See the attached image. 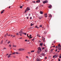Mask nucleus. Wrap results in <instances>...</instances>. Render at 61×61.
Listing matches in <instances>:
<instances>
[{
  "mask_svg": "<svg viewBox=\"0 0 61 61\" xmlns=\"http://www.w3.org/2000/svg\"><path fill=\"white\" fill-rule=\"evenodd\" d=\"M13 47H16V45H13Z\"/></svg>",
  "mask_w": 61,
  "mask_h": 61,
  "instance_id": "f3484780",
  "label": "nucleus"
},
{
  "mask_svg": "<svg viewBox=\"0 0 61 61\" xmlns=\"http://www.w3.org/2000/svg\"><path fill=\"white\" fill-rule=\"evenodd\" d=\"M6 34H5V36H5V37H6Z\"/></svg>",
  "mask_w": 61,
  "mask_h": 61,
  "instance_id": "052dcab7",
  "label": "nucleus"
},
{
  "mask_svg": "<svg viewBox=\"0 0 61 61\" xmlns=\"http://www.w3.org/2000/svg\"><path fill=\"white\" fill-rule=\"evenodd\" d=\"M52 7V5H50L49 6V8H51V7Z\"/></svg>",
  "mask_w": 61,
  "mask_h": 61,
  "instance_id": "2eb2a0df",
  "label": "nucleus"
},
{
  "mask_svg": "<svg viewBox=\"0 0 61 61\" xmlns=\"http://www.w3.org/2000/svg\"><path fill=\"white\" fill-rule=\"evenodd\" d=\"M39 19L40 20L41 19V18L40 17H39Z\"/></svg>",
  "mask_w": 61,
  "mask_h": 61,
  "instance_id": "a19ab883",
  "label": "nucleus"
},
{
  "mask_svg": "<svg viewBox=\"0 0 61 61\" xmlns=\"http://www.w3.org/2000/svg\"><path fill=\"white\" fill-rule=\"evenodd\" d=\"M41 55H42L43 56H44L45 55V54L44 53H42V54H41Z\"/></svg>",
  "mask_w": 61,
  "mask_h": 61,
  "instance_id": "dca6fc26",
  "label": "nucleus"
},
{
  "mask_svg": "<svg viewBox=\"0 0 61 61\" xmlns=\"http://www.w3.org/2000/svg\"><path fill=\"white\" fill-rule=\"evenodd\" d=\"M40 2V0H38L36 1V2H37V3H39V2Z\"/></svg>",
  "mask_w": 61,
  "mask_h": 61,
  "instance_id": "6e6552de",
  "label": "nucleus"
},
{
  "mask_svg": "<svg viewBox=\"0 0 61 61\" xmlns=\"http://www.w3.org/2000/svg\"><path fill=\"white\" fill-rule=\"evenodd\" d=\"M20 8H22L23 7V6H20Z\"/></svg>",
  "mask_w": 61,
  "mask_h": 61,
  "instance_id": "6ab92c4d",
  "label": "nucleus"
},
{
  "mask_svg": "<svg viewBox=\"0 0 61 61\" xmlns=\"http://www.w3.org/2000/svg\"><path fill=\"white\" fill-rule=\"evenodd\" d=\"M43 3L44 4H46V3H48V1L47 0H46L43 2Z\"/></svg>",
  "mask_w": 61,
  "mask_h": 61,
  "instance_id": "f03ea898",
  "label": "nucleus"
},
{
  "mask_svg": "<svg viewBox=\"0 0 61 61\" xmlns=\"http://www.w3.org/2000/svg\"><path fill=\"white\" fill-rule=\"evenodd\" d=\"M58 56V55H56L53 56V58H56V57H57Z\"/></svg>",
  "mask_w": 61,
  "mask_h": 61,
  "instance_id": "20e7f679",
  "label": "nucleus"
},
{
  "mask_svg": "<svg viewBox=\"0 0 61 61\" xmlns=\"http://www.w3.org/2000/svg\"><path fill=\"white\" fill-rule=\"evenodd\" d=\"M33 38V37H30V38L29 39H31V38Z\"/></svg>",
  "mask_w": 61,
  "mask_h": 61,
  "instance_id": "c9c22d12",
  "label": "nucleus"
},
{
  "mask_svg": "<svg viewBox=\"0 0 61 61\" xmlns=\"http://www.w3.org/2000/svg\"><path fill=\"white\" fill-rule=\"evenodd\" d=\"M26 58H29V57H28L27 56H26Z\"/></svg>",
  "mask_w": 61,
  "mask_h": 61,
  "instance_id": "3c124183",
  "label": "nucleus"
},
{
  "mask_svg": "<svg viewBox=\"0 0 61 61\" xmlns=\"http://www.w3.org/2000/svg\"><path fill=\"white\" fill-rule=\"evenodd\" d=\"M58 49L59 50H61V48L60 47H58Z\"/></svg>",
  "mask_w": 61,
  "mask_h": 61,
  "instance_id": "9d476101",
  "label": "nucleus"
},
{
  "mask_svg": "<svg viewBox=\"0 0 61 61\" xmlns=\"http://www.w3.org/2000/svg\"><path fill=\"white\" fill-rule=\"evenodd\" d=\"M37 36H38V37H40V36L39 35H37Z\"/></svg>",
  "mask_w": 61,
  "mask_h": 61,
  "instance_id": "b1692460",
  "label": "nucleus"
},
{
  "mask_svg": "<svg viewBox=\"0 0 61 61\" xmlns=\"http://www.w3.org/2000/svg\"><path fill=\"white\" fill-rule=\"evenodd\" d=\"M12 54H15V52L14 53H13Z\"/></svg>",
  "mask_w": 61,
  "mask_h": 61,
  "instance_id": "ea45409f",
  "label": "nucleus"
},
{
  "mask_svg": "<svg viewBox=\"0 0 61 61\" xmlns=\"http://www.w3.org/2000/svg\"><path fill=\"white\" fill-rule=\"evenodd\" d=\"M31 29V27H30V28L29 29Z\"/></svg>",
  "mask_w": 61,
  "mask_h": 61,
  "instance_id": "864d4df0",
  "label": "nucleus"
},
{
  "mask_svg": "<svg viewBox=\"0 0 61 61\" xmlns=\"http://www.w3.org/2000/svg\"><path fill=\"white\" fill-rule=\"evenodd\" d=\"M16 34H17V35H19V34L18 33H17Z\"/></svg>",
  "mask_w": 61,
  "mask_h": 61,
  "instance_id": "c03bdc74",
  "label": "nucleus"
},
{
  "mask_svg": "<svg viewBox=\"0 0 61 61\" xmlns=\"http://www.w3.org/2000/svg\"><path fill=\"white\" fill-rule=\"evenodd\" d=\"M34 52V51H31V53H32V52Z\"/></svg>",
  "mask_w": 61,
  "mask_h": 61,
  "instance_id": "393cba45",
  "label": "nucleus"
},
{
  "mask_svg": "<svg viewBox=\"0 0 61 61\" xmlns=\"http://www.w3.org/2000/svg\"><path fill=\"white\" fill-rule=\"evenodd\" d=\"M35 27L36 28H39L37 27V25L35 26Z\"/></svg>",
  "mask_w": 61,
  "mask_h": 61,
  "instance_id": "4468645a",
  "label": "nucleus"
},
{
  "mask_svg": "<svg viewBox=\"0 0 61 61\" xmlns=\"http://www.w3.org/2000/svg\"><path fill=\"white\" fill-rule=\"evenodd\" d=\"M11 46H12L11 45H9V46L10 47H11Z\"/></svg>",
  "mask_w": 61,
  "mask_h": 61,
  "instance_id": "473e14b6",
  "label": "nucleus"
},
{
  "mask_svg": "<svg viewBox=\"0 0 61 61\" xmlns=\"http://www.w3.org/2000/svg\"><path fill=\"white\" fill-rule=\"evenodd\" d=\"M23 34H24L25 35H26V33H23Z\"/></svg>",
  "mask_w": 61,
  "mask_h": 61,
  "instance_id": "aec40b11",
  "label": "nucleus"
},
{
  "mask_svg": "<svg viewBox=\"0 0 61 61\" xmlns=\"http://www.w3.org/2000/svg\"><path fill=\"white\" fill-rule=\"evenodd\" d=\"M31 36H32V35H30V36H29L30 37V38L31 37Z\"/></svg>",
  "mask_w": 61,
  "mask_h": 61,
  "instance_id": "a878e982",
  "label": "nucleus"
},
{
  "mask_svg": "<svg viewBox=\"0 0 61 61\" xmlns=\"http://www.w3.org/2000/svg\"><path fill=\"white\" fill-rule=\"evenodd\" d=\"M22 37L20 38H19V39H22Z\"/></svg>",
  "mask_w": 61,
  "mask_h": 61,
  "instance_id": "13d9d810",
  "label": "nucleus"
},
{
  "mask_svg": "<svg viewBox=\"0 0 61 61\" xmlns=\"http://www.w3.org/2000/svg\"><path fill=\"white\" fill-rule=\"evenodd\" d=\"M25 41H26H26H27V40H25Z\"/></svg>",
  "mask_w": 61,
  "mask_h": 61,
  "instance_id": "79ce46f5",
  "label": "nucleus"
},
{
  "mask_svg": "<svg viewBox=\"0 0 61 61\" xmlns=\"http://www.w3.org/2000/svg\"><path fill=\"white\" fill-rule=\"evenodd\" d=\"M28 54H30V52H28Z\"/></svg>",
  "mask_w": 61,
  "mask_h": 61,
  "instance_id": "774afa93",
  "label": "nucleus"
},
{
  "mask_svg": "<svg viewBox=\"0 0 61 61\" xmlns=\"http://www.w3.org/2000/svg\"><path fill=\"white\" fill-rule=\"evenodd\" d=\"M10 43V41H9L7 43V44H9V43Z\"/></svg>",
  "mask_w": 61,
  "mask_h": 61,
  "instance_id": "5701e85b",
  "label": "nucleus"
},
{
  "mask_svg": "<svg viewBox=\"0 0 61 61\" xmlns=\"http://www.w3.org/2000/svg\"><path fill=\"white\" fill-rule=\"evenodd\" d=\"M8 36H10V35H8Z\"/></svg>",
  "mask_w": 61,
  "mask_h": 61,
  "instance_id": "69168bd1",
  "label": "nucleus"
},
{
  "mask_svg": "<svg viewBox=\"0 0 61 61\" xmlns=\"http://www.w3.org/2000/svg\"><path fill=\"white\" fill-rule=\"evenodd\" d=\"M16 54H18V53L17 52H16Z\"/></svg>",
  "mask_w": 61,
  "mask_h": 61,
  "instance_id": "6e6d98bb",
  "label": "nucleus"
},
{
  "mask_svg": "<svg viewBox=\"0 0 61 61\" xmlns=\"http://www.w3.org/2000/svg\"><path fill=\"white\" fill-rule=\"evenodd\" d=\"M40 13L41 14H43V12L42 11H40Z\"/></svg>",
  "mask_w": 61,
  "mask_h": 61,
  "instance_id": "9b49d317",
  "label": "nucleus"
},
{
  "mask_svg": "<svg viewBox=\"0 0 61 61\" xmlns=\"http://www.w3.org/2000/svg\"><path fill=\"white\" fill-rule=\"evenodd\" d=\"M58 61H60V59L59 58L58 59Z\"/></svg>",
  "mask_w": 61,
  "mask_h": 61,
  "instance_id": "4c0bfd02",
  "label": "nucleus"
},
{
  "mask_svg": "<svg viewBox=\"0 0 61 61\" xmlns=\"http://www.w3.org/2000/svg\"><path fill=\"white\" fill-rule=\"evenodd\" d=\"M11 54H10L9 55L10 56H11Z\"/></svg>",
  "mask_w": 61,
  "mask_h": 61,
  "instance_id": "0e129e2a",
  "label": "nucleus"
},
{
  "mask_svg": "<svg viewBox=\"0 0 61 61\" xmlns=\"http://www.w3.org/2000/svg\"><path fill=\"white\" fill-rule=\"evenodd\" d=\"M45 52H47V50H45Z\"/></svg>",
  "mask_w": 61,
  "mask_h": 61,
  "instance_id": "7c9ffc66",
  "label": "nucleus"
},
{
  "mask_svg": "<svg viewBox=\"0 0 61 61\" xmlns=\"http://www.w3.org/2000/svg\"><path fill=\"white\" fill-rule=\"evenodd\" d=\"M30 16V14H29L28 16Z\"/></svg>",
  "mask_w": 61,
  "mask_h": 61,
  "instance_id": "f704fd0d",
  "label": "nucleus"
},
{
  "mask_svg": "<svg viewBox=\"0 0 61 61\" xmlns=\"http://www.w3.org/2000/svg\"><path fill=\"white\" fill-rule=\"evenodd\" d=\"M49 17H52V15L51 14H50L49 16Z\"/></svg>",
  "mask_w": 61,
  "mask_h": 61,
  "instance_id": "ddd939ff",
  "label": "nucleus"
},
{
  "mask_svg": "<svg viewBox=\"0 0 61 61\" xmlns=\"http://www.w3.org/2000/svg\"><path fill=\"white\" fill-rule=\"evenodd\" d=\"M5 10H2L1 12V14H2L3 13H4V12H5Z\"/></svg>",
  "mask_w": 61,
  "mask_h": 61,
  "instance_id": "0eeeda50",
  "label": "nucleus"
},
{
  "mask_svg": "<svg viewBox=\"0 0 61 61\" xmlns=\"http://www.w3.org/2000/svg\"><path fill=\"white\" fill-rule=\"evenodd\" d=\"M32 3H35V2H36V1H32Z\"/></svg>",
  "mask_w": 61,
  "mask_h": 61,
  "instance_id": "cd10ccee",
  "label": "nucleus"
},
{
  "mask_svg": "<svg viewBox=\"0 0 61 61\" xmlns=\"http://www.w3.org/2000/svg\"><path fill=\"white\" fill-rule=\"evenodd\" d=\"M40 46H42V45H43V43H40Z\"/></svg>",
  "mask_w": 61,
  "mask_h": 61,
  "instance_id": "f8f14e48",
  "label": "nucleus"
},
{
  "mask_svg": "<svg viewBox=\"0 0 61 61\" xmlns=\"http://www.w3.org/2000/svg\"><path fill=\"white\" fill-rule=\"evenodd\" d=\"M26 18L27 19H28V18H29V17H26Z\"/></svg>",
  "mask_w": 61,
  "mask_h": 61,
  "instance_id": "c85d7f7f",
  "label": "nucleus"
},
{
  "mask_svg": "<svg viewBox=\"0 0 61 61\" xmlns=\"http://www.w3.org/2000/svg\"><path fill=\"white\" fill-rule=\"evenodd\" d=\"M38 49V53H40V52H41L42 51V50H41V48L40 47H39Z\"/></svg>",
  "mask_w": 61,
  "mask_h": 61,
  "instance_id": "f257e3e1",
  "label": "nucleus"
},
{
  "mask_svg": "<svg viewBox=\"0 0 61 61\" xmlns=\"http://www.w3.org/2000/svg\"><path fill=\"white\" fill-rule=\"evenodd\" d=\"M40 18H42L43 17H42V16H41V17H40Z\"/></svg>",
  "mask_w": 61,
  "mask_h": 61,
  "instance_id": "5fc2aeb1",
  "label": "nucleus"
},
{
  "mask_svg": "<svg viewBox=\"0 0 61 61\" xmlns=\"http://www.w3.org/2000/svg\"><path fill=\"white\" fill-rule=\"evenodd\" d=\"M45 38H44V39H43V40H45Z\"/></svg>",
  "mask_w": 61,
  "mask_h": 61,
  "instance_id": "338daca9",
  "label": "nucleus"
},
{
  "mask_svg": "<svg viewBox=\"0 0 61 61\" xmlns=\"http://www.w3.org/2000/svg\"><path fill=\"white\" fill-rule=\"evenodd\" d=\"M13 57H14V58H15V56H13Z\"/></svg>",
  "mask_w": 61,
  "mask_h": 61,
  "instance_id": "e2e57ef3",
  "label": "nucleus"
},
{
  "mask_svg": "<svg viewBox=\"0 0 61 61\" xmlns=\"http://www.w3.org/2000/svg\"><path fill=\"white\" fill-rule=\"evenodd\" d=\"M33 25V24H32V23H31L30 24V26H32V25Z\"/></svg>",
  "mask_w": 61,
  "mask_h": 61,
  "instance_id": "4be33fe9",
  "label": "nucleus"
},
{
  "mask_svg": "<svg viewBox=\"0 0 61 61\" xmlns=\"http://www.w3.org/2000/svg\"><path fill=\"white\" fill-rule=\"evenodd\" d=\"M3 43V41H1V44H2Z\"/></svg>",
  "mask_w": 61,
  "mask_h": 61,
  "instance_id": "72a5a7b5",
  "label": "nucleus"
},
{
  "mask_svg": "<svg viewBox=\"0 0 61 61\" xmlns=\"http://www.w3.org/2000/svg\"><path fill=\"white\" fill-rule=\"evenodd\" d=\"M44 15L45 17H47V14L46 13Z\"/></svg>",
  "mask_w": 61,
  "mask_h": 61,
  "instance_id": "423d86ee",
  "label": "nucleus"
},
{
  "mask_svg": "<svg viewBox=\"0 0 61 61\" xmlns=\"http://www.w3.org/2000/svg\"><path fill=\"white\" fill-rule=\"evenodd\" d=\"M8 58H9V57H10V55H9L8 56Z\"/></svg>",
  "mask_w": 61,
  "mask_h": 61,
  "instance_id": "bb28decb",
  "label": "nucleus"
},
{
  "mask_svg": "<svg viewBox=\"0 0 61 61\" xmlns=\"http://www.w3.org/2000/svg\"><path fill=\"white\" fill-rule=\"evenodd\" d=\"M25 50V49H22V50Z\"/></svg>",
  "mask_w": 61,
  "mask_h": 61,
  "instance_id": "8fccbe9b",
  "label": "nucleus"
},
{
  "mask_svg": "<svg viewBox=\"0 0 61 61\" xmlns=\"http://www.w3.org/2000/svg\"><path fill=\"white\" fill-rule=\"evenodd\" d=\"M56 48H57V46L56 47Z\"/></svg>",
  "mask_w": 61,
  "mask_h": 61,
  "instance_id": "49530a36",
  "label": "nucleus"
},
{
  "mask_svg": "<svg viewBox=\"0 0 61 61\" xmlns=\"http://www.w3.org/2000/svg\"><path fill=\"white\" fill-rule=\"evenodd\" d=\"M45 59H47V57H45Z\"/></svg>",
  "mask_w": 61,
  "mask_h": 61,
  "instance_id": "680f3d73",
  "label": "nucleus"
},
{
  "mask_svg": "<svg viewBox=\"0 0 61 61\" xmlns=\"http://www.w3.org/2000/svg\"><path fill=\"white\" fill-rule=\"evenodd\" d=\"M22 30H23V29H21L19 32V33H20V34H23V32Z\"/></svg>",
  "mask_w": 61,
  "mask_h": 61,
  "instance_id": "39448f33",
  "label": "nucleus"
},
{
  "mask_svg": "<svg viewBox=\"0 0 61 61\" xmlns=\"http://www.w3.org/2000/svg\"><path fill=\"white\" fill-rule=\"evenodd\" d=\"M27 36L28 37H29V38H30V37H29V36H28V34H27Z\"/></svg>",
  "mask_w": 61,
  "mask_h": 61,
  "instance_id": "2f4dec72",
  "label": "nucleus"
},
{
  "mask_svg": "<svg viewBox=\"0 0 61 61\" xmlns=\"http://www.w3.org/2000/svg\"><path fill=\"white\" fill-rule=\"evenodd\" d=\"M42 27V25H40V27Z\"/></svg>",
  "mask_w": 61,
  "mask_h": 61,
  "instance_id": "412c9836",
  "label": "nucleus"
},
{
  "mask_svg": "<svg viewBox=\"0 0 61 61\" xmlns=\"http://www.w3.org/2000/svg\"><path fill=\"white\" fill-rule=\"evenodd\" d=\"M19 50L20 51H22V49H19Z\"/></svg>",
  "mask_w": 61,
  "mask_h": 61,
  "instance_id": "a211bd4d",
  "label": "nucleus"
},
{
  "mask_svg": "<svg viewBox=\"0 0 61 61\" xmlns=\"http://www.w3.org/2000/svg\"><path fill=\"white\" fill-rule=\"evenodd\" d=\"M42 49L43 50H44V49H45V48H42Z\"/></svg>",
  "mask_w": 61,
  "mask_h": 61,
  "instance_id": "bf43d9fd",
  "label": "nucleus"
},
{
  "mask_svg": "<svg viewBox=\"0 0 61 61\" xmlns=\"http://www.w3.org/2000/svg\"><path fill=\"white\" fill-rule=\"evenodd\" d=\"M6 35H7V36H8V34H7V33H6Z\"/></svg>",
  "mask_w": 61,
  "mask_h": 61,
  "instance_id": "4d7b16f0",
  "label": "nucleus"
},
{
  "mask_svg": "<svg viewBox=\"0 0 61 61\" xmlns=\"http://www.w3.org/2000/svg\"><path fill=\"white\" fill-rule=\"evenodd\" d=\"M53 42V43H55V41H54Z\"/></svg>",
  "mask_w": 61,
  "mask_h": 61,
  "instance_id": "de8ad7c7",
  "label": "nucleus"
},
{
  "mask_svg": "<svg viewBox=\"0 0 61 61\" xmlns=\"http://www.w3.org/2000/svg\"><path fill=\"white\" fill-rule=\"evenodd\" d=\"M43 5H41V6H43Z\"/></svg>",
  "mask_w": 61,
  "mask_h": 61,
  "instance_id": "603ef678",
  "label": "nucleus"
},
{
  "mask_svg": "<svg viewBox=\"0 0 61 61\" xmlns=\"http://www.w3.org/2000/svg\"><path fill=\"white\" fill-rule=\"evenodd\" d=\"M60 44H59L58 45V47H60Z\"/></svg>",
  "mask_w": 61,
  "mask_h": 61,
  "instance_id": "c756f323",
  "label": "nucleus"
},
{
  "mask_svg": "<svg viewBox=\"0 0 61 61\" xmlns=\"http://www.w3.org/2000/svg\"><path fill=\"white\" fill-rule=\"evenodd\" d=\"M36 61H40V60L38 58H37L36 59Z\"/></svg>",
  "mask_w": 61,
  "mask_h": 61,
  "instance_id": "1a4fd4ad",
  "label": "nucleus"
},
{
  "mask_svg": "<svg viewBox=\"0 0 61 61\" xmlns=\"http://www.w3.org/2000/svg\"><path fill=\"white\" fill-rule=\"evenodd\" d=\"M59 56H59V57L60 58H61V56L60 55Z\"/></svg>",
  "mask_w": 61,
  "mask_h": 61,
  "instance_id": "58836bf2",
  "label": "nucleus"
},
{
  "mask_svg": "<svg viewBox=\"0 0 61 61\" xmlns=\"http://www.w3.org/2000/svg\"><path fill=\"white\" fill-rule=\"evenodd\" d=\"M30 10V8H29L27 7V8L26 10H25V12H26L27 11H28V10Z\"/></svg>",
  "mask_w": 61,
  "mask_h": 61,
  "instance_id": "7ed1b4c3",
  "label": "nucleus"
},
{
  "mask_svg": "<svg viewBox=\"0 0 61 61\" xmlns=\"http://www.w3.org/2000/svg\"><path fill=\"white\" fill-rule=\"evenodd\" d=\"M57 49H56V50L55 52H57Z\"/></svg>",
  "mask_w": 61,
  "mask_h": 61,
  "instance_id": "37998d69",
  "label": "nucleus"
},
{
  "mask_svg": "<svg viewBox=\"0 0 61 61\" xmlns=\"http://www.w3.org/2000/svg\"><path fill=\"white\" fill-rule=\"evenodd\" d=\"M35 40V38H34L32 40V41H34V40Z\"/></svg>",
  "mask_w": 61,
  "mask_h": 61,
  "instance_id": "e433bc0d",
  "label": "nucleus"
},
{
  "mask_svg": "<svg viewBox=\"0 0 61 61\" xmlns=\"http://www.w3.org/2000/svg\"><path fill=\"white\" fill-rule=\"evenodd\" d=\"M37 8H38V7H37L36 8V9H37Z\"/></svg>",
  "mask_w": 61,
  "mask_h": 61,
  "instance_id": "09e8293b",
  "label": "nucleus"
},
{
  "mask_svg": "<svg viewBox=\"0 0 61 61\" xmlns=\"http://www.w3.org/2000/svg\"><path fill=\"white\" fill-rule=\"evenodd\" d=\"M32 17H30V19H32Z\"/></svg>",
  "mask_w": 61,
  "mask_h": 61,
  "instance_id": "a18cd8bd",
  "label": "nucleus"
}]
</instances>
